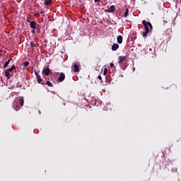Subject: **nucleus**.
<instances>
[{
	"label": "nucleus",
	"instance_id": "nucleus-1",
	"mask_svg": "<svg viewBox=\"0 0 181 181\" xmlns=\"http://www.w3.org/2000/svg\"><path fill=\"white\" fill-rule=\"evenodd\" d=\"M142 23L144 26V29L145 31H144L142 33V36L143 37H146V36H148V34L149 33V32H151V30H152L153 29V27L152 26V23H151V22L149 21H146V20H144L142 21ZM150 28V30H149Z\"/></svg>",
	"mask_w": 181,
	"mask_h": 181
},
{
	"label": "nucleus",
	"instance_id": "nucleus-2",
	"mask_svg": "<svg viewBox=\"0 0 181 181\" xmlns=\"http://www.w3.org/2000/svg\"><path fill=\"white\" fill-rule=\"evenodd\" d=\"M19 104L20 105H21V107H23V104H24L23 98L20 97V98H17L15 100L13 107L14 110H16V111H18V110H20L21 107H19Z\"/></svg>",
	"mask_w": 181,
	"mask_h": 181
},
{
	"label": "nucleus",
	"instance_id": "nucleus-3",
	"mask_svg": "<svg viewBox=\"0 0 181 181\" xmlns=\"http://www.w3.org/2000/svg\"><path fill=\"white\" fill-rule=\"evenodd\" d=\"M115 11V6L112 5L110 6V7L106 10H105V11H106L107 13H112Z\"/></svg>",
	"mask_w": 181,
	"mask_h": 181
},
{
	"label": "nucleus",
	"instance_id": "nucleus-4",
	"mask_svg": "<svg viewBox=\"0 0 181 181\" xmlns=\"http://www.w3.org/2000/svg\"><path fill=\"white\" fill-rule=\"evenodd\" d=\"M64 78H66V75H64V73H61L58 78V81L62 83V81H64Z\"/></svg>",
	"mask_w": 181,
	"mask_h": 181
},
{
	"label": "nucleus",
	"instance_id": "nucleus-5",
	"mask_svg": "<svg viewBox=\"0 0 181 181\" xmlns=\"http://www.w3.org/2000/svg\"><path fill=\"white\" fill-rule=\"evenodd\" d=\"M74 73H78V71H80V66H78V64H74Z\"/></svg>",
	"mask_w": 181,
	"mask_h": 181
},
{
	"label": "nucleus",
	"instance_id": "nucleus-6",
	"mask_svg": "<svg viewBox=\"0 0 181 181\" xmlns=\"http://www.w3.org/2000/svg\"><path fill=\"white\" fill-rule=\"evenodd\" d=\"M119 48V45L115 43L112 46V50L113 52H115V50H118V49Z\"/></svg>",
	"mask_w": 181,
	"mask_h": 181
},
{
	"label": "nucleus",
	"instance_id": "nucleus-7",
	"mask_svg": "<svg viewBox=\"0 0 181 181\" xmlns=\"http://www.w3.org/2000/svg\"><path fill=\"white\" fill-rule=\"evenodd\" d=\"M127 59V57L125 56H119V64H121L123 62H125V59Z\"/></svg>",
	"mask_w": 181,
	"mask_h": 181
},
{
	"label": "nucleus",
	"instance_id": "nucleus-8",
	"mask_svg": "<svg viewBox=\"0 0 181 181\" xmlns=\"http://www.w3.org/2000/svg\"><path fill=\"white\" fill-rule=\"evenodd\" d=\"M35 76H37V83H39L40 84H42V78H40V76H39L37 74V72H35Z\"/></svg>",
	"mask_w": 181,
	"mask_h": 181
},
{
	"label": "nucleus",
	"instance_id": "nucleus-9",
	"mask_svg": "<svg viewBox=\"0 0 181 181\" xmlns=\"http://www.w3.org/2000/svg\"><path fill=\"white\" fill-rule=\"evenodd\" d=\"M117 43H119V45H121V43H122V35L117 36Z\"/></svg>",
	"mask_w": 181,
	"mask_h": 181
},
{
	"label": "nucleus",
	"instance_id": "nucleus-10",
	"mask_svg": "<svg viewBox=\"0 0 181 181\" xmlns=\"http://www.w3.org/2000/svg\"><path fill=\"white\" fill-rule=\"evenodd\" d=\"M30 26L32 29H36V23H35V21L30 22Z\"/></svg>",
	"mask_w": 181,
	"mask_h": 181
},
{
	"label": "nucleus",
	"instance_id": "nucleus-11",
	"mask_svg": "<svg viewBox=\"0 0 181 181\" xmlns=\"http://www.w3.org/2000/svg\"><path fill=\"white\" fill-rule=\"evenodd\" d=\"M16 69V66L15 65L11 66V68L8 69L6 71H8V73H11L13 70H15Z\"/></svg>",
	"mask_w": 181,
	"mask_h": 181
},
{
	"label": "nucleus",
	"instance_id": "nucleus-12",
	"mask_svg": "<svg viewBox=\"0 0 181 181\" xmlns=\"http://www.w3.org/2000/svg\"><path fill=\"white\" fill-rule=\"evenodd\" d=\"M11 60H12V59H8V60L4 64V69H6V67H8V66H9V63H10Z\"/></svg>",
	"mask_w": 181,
	"mask_h": 181
},
{
	"label": "nucleus",
	"instance_id": "nucleus-13",
	"mask_svg": "<svg viewBox=\"0 0 181 181\" xmlns=\"http://www.w3.org/2000/svg\"><path fill=\"white\" fill-rule=\"evenodd\" d=\"M11 72H8L7 70L5 71V76L7 77L8 79L11 78Z\"/></svg>",
	"mask_w": 181,
	"mask_h": 181
},
{
	"label": "nucleus",
	"instance_id": "nucleus-14",
	"mask_svg": "<svg viewBox=\"0 0 181 181\" xmlns=\"http://www.w3.org/2000/svg\"><path fill=\"white\" fill-rule=\"evenodd\" d=\"M50 73H52L50 69H49V67L46 68V76H49V74H50Z\"/></svg>",
	"mask_w": 181,
	"mask_h": 181
},
{
	"label": "nucleus",
	"instance_id": "nucleus-15",
	"mask_svg": "<svg viewBox=\"0 0 181 181\" xmlns=\"http://www.w3.org/2000/svg\"><path fill=\"white\" fill-rule=\"evenodd\" d=\"M128 13H129V10L128 8H126V11L124 12V18H127L128 17Z\"/></svg>",
	"mask_w": 181,
	"mask_h": 181
},
{
	"label": "nucleus",
	"instance_id": "nucleus-16",
	"mask_svg": "<svg viewBox=\"0 0 181 181\" xmlns=\"http://www.w3.org/2000/svg\"><path fill=\"white\" fill-rule=\"evenodd\" d=\"M52 0H46V6H48V5H52Z\"/></svg>",
	"mask_w": 181,
	"mask_h": 181
},
{
	"label": "nucleus",
	"instance_id": "nucleus-17",
	"mask_svg": "<svg viewBox=\"0 0 181 181\" xmlns=\"http://www.w3.org/2000/svg\"><path fill=\"white\" fill-rule=\"evenodd\" d=\"M46 84H47V86H48L49 87H53V83H52V82H50V81H47L46 82Z\"/></svg>",
	"mask_w": 181,
	"mask_h": 181
},
{
	"label": "nucleus",
	"instance_id": "nucleus-18",
	"mask_svg": "<svg viewBox=\"0 0 181 181\" xmlns=\"http://www.w3.org/2000/svg\"><path fill=\"white\" fill-rule=\"evenodd\" d=\"M172 172H173L174 173H176L177 172V168H176V167L173 168Z\"/></svg>",
	"mask_w": 181,
	"mask_h": 181
},
{
	"label": "nucleus",
	"instance_id": "nucleus-19",
	"mask_svg": "<svg viewBox=\"0 0 181 181\" xmlns=\"http://www.w3.org/2000/svg\"><path fill=\"white\" fill-rule=\"evenodd\" d=\"M107 73H108V69L107 68H105L104 71H103L104 76H105L107 74Z\"/></svg>",
	"mask_w": 181,
	"mask_h": 181
},
{
	"label": "nucleus",
	"instance_id": "nucleus-20",
	"mask_svg": "<svg viewBox=\"0 0 181 181\" xmlns=\"http://www.w3.org/2000/svg\"><path fill=\"white\" fill-rule=\"evenodd\" d=\"M23 66H24V67H28V66H29V62H24Z\"/></svg>",
	"mask_w": 181,
	"mask_h": 181
},
{
	"label": "nucleus",
	"instance_id": "nucleus-21",
	"mask_svg": "<svg viewBox=\"0 0 181 181\" xmlns=\"http://www.w3.org/2000/svg\"><path fill=\"white\" fill-rule=\"evenodd\" d=\"M30 47H35V42H30Z\"/></svg>",
	"mask_w": 181,
	"mask_h": 181
},
{
	"label": "nucleus",
	"instance_id": "nucleus-22",
	"mask_svg": "<svg viewBox=\"0 0 181 181\" xmlns=\"http://www.w3.org/2000/svg\"><path fill=\"white\" fill-rule=\"evenodd\" d=\"M98 80H100V81H102V80H103V78L101 77L100 75H99V76H98Z\"/></svg>",
	"mask_w": 181,
	"mask_h": 181
},
{
	"label": "nucleus",
	"instance_id": "nucleus-23",
	"mask_svg": "<svg viewBox=\"0 0 181 181\" xmlns=\"http://www.w3.org/2000/svg\"><path fill=\"white\" fill-rule=\"evenodd\" d=\"M42 73H43L44 76H46V69H44V70L42 71Z\"/></svg>",
	"mask_w": 181,
	"mask_h": 181
},
{
	"label": "nucleus",
	"instance_id": "nucleus-24",
	"mask_svg": "<svg viewBox=\"0 0 181 181\" xmlns=\"http://www.w3.org/2000/svg\"><path fill=\"white\" fill-rule=\"evenodd\" d=\"M110 67L112 69L114 67V63H110Z\"/></svg>",
	"mask_w": 181,
	"mask_h": 181
},
{
	"label": "nucleus",
	"instance_id": "nucleus-25",
	"mask_svg": "<svg viewBox=\"0 0 181 181\" xmlns=\"http://www.w3.org/2000/svg\"><path fill=\"white\" fill-rule=\"evenodd\" d=\"M101 0H94L95 2H100Z\"/></svg>",
	"mask_w": 181,
	"mask_h": 181
},
{
	"label": "nucleus",
	"instance_id": "nucleus-26",
	"mask_svg": "<svg viewBox=\"0 0 181 181\" xmlns=\"http://www.w3.org/2000/svg\"><path fill=\"white\" fill-rule=\"evenodd\" d=\"M92 104L93 105H97V103H92Z\"/></svg>",
	"mask_w": 181,
	"mask_h": 181
},
{
	"label": "nucleus",
	"instance_id": "nucleus-27",
	"mask_svg": "<svg viewBox=\"0 0 181 181\" xmlns=\"http://www.w3.org/2000/svg\"><path fill=\"white\" fill-rule=\"evenodd\" d=\"M44 5H46V1H45V2H44Z\"/></svg>",
	"mask_w": 181,
	"mask_h": 181
},
{
	"label": "nucleus",
	"instance_id": "nucleus-28",
	"mask_svg": "<svg viewBox=\"0 0 181 181\" xmlns=\"http://www.w3.org/2000/svg\"><path fill=\"white\" fill-rule=\"evenodd\" d=\"M48 20L50 21V18L49 17H48Z\"/></svg>",
	"mask_w": 181,
	"mask_h": 181
},
{
	"label": "nucleus",
	"instance_id": "nucleus-29",
	"mask_svg": "<svg viewBox=\"0 0 181 181\" xmlns=\"http://www.w3.org/2000/svg\"><path fill=\"white\" fill-rule=\"evenodd\" d=\"M1 52H0V56H1Z\"/></svg>",
	"mask_w": 181,
	"mask_h": 181
}]
</instances>
